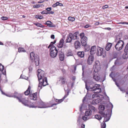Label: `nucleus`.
<instances>
[{"label": "nucleus", "mask_w": 128, "mask_h": 128, "mask_svg": "<svg viewBox=\"0 0 128 128\" xmlns=\"http://www.w3.org/2000/svg\"><path fill=\"white\" fill-rule=\"evenodd\" d=\"M121 39V38L120 36H116L115 40L114 42L116 43L115 47L116 50L118 51L122 50L124 47V42Z\"/></svg>", "instance_id": "1"}, {"label": "nucleus", "mask_w": 128, "mask_h": 128, "mask_svg": "<svg viewBox=\"0 0 128 128\" xmlns=\"http://www.w3.org/2000/svg\"><path fill=\"white\" fill-rule=\"evenodd\" d=\"M86 88L87 90L94 91L96 93H98L101 92V88H100V84H96L94 86L92 87L90 86L88 88L86 83Z\"/></svg>", "instance_id": "2"}, {"label": "nucleus", "mask_w": 128, "mask_h": 128, "mask_svg": "<svg viewBox=\"0 0 128 128\" xmlns=\"http://www.w3.org/2000/svg\"><path fill=\"white\" fill-rule=\"evenodd\" d=\"M41 72L42 74H42H40V80H42V81L40 82V83H41L42 86H44L48 84L47 79L46 77L44 76V72L41 69H40Z\"/></svg>", "instance_id": "3"}, {"label": "nucleus", "mask_w": 128, "mask_h": 128, "mask_svg": "<svg viewBox=\"0 0 128 128\" xmlns=\"http://www.w3.org/2000/svg\"><path fill=\"white\" fill-rule=\"evenodd\" d=\"M30 56L31 59L32 61H34L36 66H38L39 64V58L38 56H35L34 54L32 52L30 53Z\"/></svg>", "instance_id": "4"}, {"label": "nucleus", "mask_w": 128, "mask_h": 128, "mask_svg": "<svg viewBox=\"0 0 128 128\" xmlns=\"http://www.w3.org/2000/svg\"><path fill=\"white\" fill-rule=\"evenodd\" d=\"M80 36L81 38V42L82 45L83 46H85L87 44V37L84 36V32L80 33Z\"/></svg>", "instance_id": "5"}, {"label": "nucleus", "mask_w": 128, "mask_h": 128, "mask_svg": "<svg viewBox=\"0 0 128 128\" xmlns=\"http://www.w3.org/2000/svg\"><path fill=\"white\" fill-rule=\"evenodd\" d=\"M10 96L11 97V96ZM11 96L14 97V98H16L19 100V101L20 102H21L25 106H28L29 102L28 100H26L24 98H22V99H20V98L14 95L13 96Z\"/></svg>", "instance_id": "6"}, {"label": "nucleus", "mask_w": 128, "mask_h": 128, "mask_svg": "<svg viewBox=\"0 0 128 128\" xmlns=\"http://www.w3.org/2000/svg\"><path fill=\"white\" fill-rule=\"evenodd\" d=\"M50 55L53 58L56 57L57 55L58 51L56 47H53L50 49Z\"/></svg>", "instance_id": "7"}, {"label": "nucleus", "mask_w": 128, "mask_h": 128, "mask_svg": "<svg viewBox=\"0 0 128 128\" xmlns=\"http://www.w3.org/2000/svg\"><path fill=\"white\" fill-rule=\"evenodd\" d=\"M93 68L94 71L96 72H98L100 70V63L98 60L96 61L95 64Z\"/></svg>", "instance_id": "8"}, {"label": "nucleus", "mask_w": 128, "mask_h": 128, "mask_svg": "<svg viewBox=\"0 0 128 128\" xmlns=\"http://www.w3.org/2000/svg\"><path fill=\"white\" fill-rule=\"evenodd\" d=\"M110 110H108L107 113H104L102 115H103V117L104 118L103 121L104 122H106L108 121L110 119Z\"/></svg>", "instance_id": "9"}, {"label": "nucleus", "mask_w": 128, "mask_h": 128, "mask_svg": "<svg viewBox=\"0 0 128 128\" xmlns=\"http://www.w3.org/2000/svg\"><path fill=\"white\" fill-rule=\"evenodd\" d=\"M89 109L86 111V114L88 115H91L92 112H94L95 111V108L91 105H89Z\"/></svg>", "instance_id": "10"}, {"label": "nucleus", "mask_w": 128, "mask_h": 128, "mask_svg": "<svg viewBox=\"0 0 128 128\" xmlns=\"http://www.w3.org/2000/svg\"><path fill=\"white\" fill-rule=\"evenodd\" d=\"M97 52L96 54L98 56H103V57H104V53L103 52V49L102 48L97 46Z\"/></svg>", "instance_id": "11"}, {"label": "nucleus", "mask_w": 128, "mask_h": 128, "mask_svg": "<svg viewBox=\"0 0 128 128\" xmlns=\"http://www.w3.org/2000/svg\"><path fill=\"white\" fill-rule=\"evenodd\" d=\"M94 59V56L92 55H90L88 57L87 60V63L89 65L92 64Z\"/></svg>", "instance_id": "12"}, {"label": "nucleus", "mask_w": 128, "mask_h": 128, "mask_svg": "<svg viewBox=\"0 0 128 128\" xmlns=\"http://www.w3.org/2000/svg\"><path fill=\"white\" fill-rule=\"evenodd\" d=\"M72 34L71 33L69 34L67 37L66 40V42H70L72 40Z\"/></svg>", "instance_id": "13"}, {"label": "nucleus", "mask_w": 128, "mask_h": 128, "mask_svg": "<svg viewBox=\"0 0 128 128\" xmlns=\"http://www.w3.org/2000/svg\"><path fill=\"white\" fill-rule=\"evenodd\" d=\"M96 49L97 48L95 46H92L90 52V54L91 55L94 54L96 52Z\"/></svg>", "instance_id": "14"}, {"label": "nucleus", "mask_w": 128, "mask_h": 128, "mask_svg": "<svg viewBox=\"0 0 128 128\" xmlns=\"http://www.w3.org/2000/svg\"><path fill=\"white\" fill-rule=\"evenodd\" d=\"M105 108V107L104 105H100L99 106V112L101 114H104V113H105L103 112Z\"/></svg>", "instance_id": "15"}, {"label": "nucleus", "mask_w": 128, "mask_h": 128, "mask_svg": "<svg viewBox=\"0 0 128 128\" xmlns=\"http://www.w3.org/2000/svg\"><path fill=\"white\" fill-rule=\"evenodd\" d=\"M74 46L76 49H78L80 48V44L78 41H76L74 43Z\"/></svg>", "instance_id": "16"}, {"label": "nucleus", "mask_w": 128, "mask_h": 128, "mask_svg": "<svg viewBox=\"0 0 128 128\" xmlns=\"http://www.w3.org/2000/svg\"><path fill=\"white\" fill-rule=\"evenodd\" d=\"M64 40L63 39H62L60 41L58 44L57 45V46L58 48H62L64 45Z\"/></svg>", "instance_id": "17"}, {"label": "nucleus", "mask_w": 128, "mask_h": 128, "mask_svg": "<svg viewBox=\"0 0 128 128\" xmlns=\"http://www.w3.org/2000/svg\"><path fill=\"white\" fill-rule=\"evenodd\" d=\"M112 45V44L111 43L108 42L106 44L105 49L107 51H109L110 50V48Z\"/></svg>", "instance_id": "18"}, {"label": "nucleus", "mask_w": 128, "mask_h": 128, "mask_svg": "<svg viewBox=\"0 0 128 128\" xmlns=\"http://www.w3.org/2000/svg\"><path fill=\"white\" fill-rule=\"evenodd\" d=\"M59 57L60 60L61 61H63L64 59V53L62 52H60L59 55Z\"/></svg>", "instance_id": "19"}, {"label": "nucleus", "mask_w": 128, "mask_h": 128, "mask_svg": "<svg viewBox=\"0 0 128 128\" xmlns=\"http://www.w3.org/2000/svg\"><path fill=\"white\" fill-rule=\"evenodd\" d=\"M47 107L46 104L40 100V108H46Z\"/></svg>", "instance_id": "20"}, {"label": "nucleus", "mask_w": 128, "mask_h": 128, "mask_svg": "<svg viewBox=\"0 0 128 128\" xmlns=\"http://www.w3.org/2000/svg\"><path fill=\"white\" fill-rule=\"evenodd\" d=\"M46 24L49 26L54 27L55 25L53 24V23L49 21H47L46 22Z\"/></svg>", "instance_id": "21"}, {"label": "nucleus", "mask_w": 128, "mask_h": 128, "mask_svg": "<svg viewBox=\"0 0 128 128\" xmlns=\"http://www.w3.org/2000/svg\"><path fill=\"white\" fill-rule=\"evenodd\" d=\"M77 54L80 57L83 58L84 56V52H78Z\"/></svg>", "instance_id": "22"}, {"label": "nucleus", "mask_w": 128, "mask_h": 128, "mask_svg": "<svg viewBox=\"0 0 128 128\" xmlns=\"http://www.w3.org/2000/svg\"><path fill=\"white\" fill-rule=\"evenodd\" d=\"M38 74H37V76L38 79V80L39 81V84L38 86V87H40V78L39 77V74H40V69H38L37 70Z\"/></svg>", "instance_id": "23"}, {"label": "nucleus", "mask_w": 128, "mask_h": 128, "mask_svg": "<svg viewBox=\"0 0 128 128\" xmlns=\"http://www.w3.org/2000/svg\"><path fill=\"white\" fill-rule=\"evenodd\" d=\"M30 86H29L27 90L24 92V94L25 95H28L30 94Z\"/></svg>", "instance_id": "24"}, {"label": "nucleus", "mask_w": 128, "mask_h": 128, "mask_svg": "<svg viewBox=\"0 0 128 128\" xmlns=\"http://www.w3.org/2000/svg\"><path fill=\"white\" fill-rule=\"evenodd\" d=\"M93 78L96 81H98L100 79V77L97 75L94 74L93 75Z\"/></svg>", "instance_id": "25"}, {"label": "nucleus", "mask_w": 128, "mask_h": 128, "mask_svg": "<svg viewBox=\"0 0 128 128\" xmlns=\"http://www.w3.org/2000/svg\"><path fill=\"white\" fill-rule=\"evenodd\" d=\"M68 95V93L67 95H65L64 96L63 98H62L61 99L59 100H56L57 101H56L57 102H59V103H60L62 102L65 99V98H66V97Z\"/></svg>", "instance_id": "26"}, {"label": "nucleus", "mask_w": 128, "mask_h": 128, "mask_svg": "<svg viewBox=\"0 0 128 128\" xmlns=\"http://www.w3.org/2000/svg\"><path fill=\"white\" fill-rule=\"evenodd\" d=\"M78 32H76L74 33L73 34H72V40H75L77 38V34Z\"/></svg>", "instance_id": "27"}, {"label": "nucleus", "mask_w": 128, "mask_h": 128, "mask_svg": "<svg viewBox=\"0 0 128 128\" xmlns=\"http://www.w3.org/2000/svg\"><path fill=\"white\" fill-rule=\"evenodd\" d=\"M66 55L68 56H72V54L70 50H68L66 53Z\"/></svg>", "instance_id": "28"}, {"label": "nucleus", "mask_w": 128, "mask_h": 128, "mask_svg": "<svg viewBox=\"0 0 128 128\" xmlns=\"http://www.w3.org/2000/svg\"><path fill=\"white\" fill-rule=\"evenodd\" d=\"M123 58L124 59H127L128 58V53H126L123 54Z\"/></svg>", "instance_id": "29"}, {"label": "nucleus", "mask_w": 128, "mask_h": 128, "mask_svg": "<svg viewBox=\"0 0 128 128\" xmlns=\"http://www.w3.org/2000/svg\"><path fill=\"white\" fill-rule=\"evenodd\" d=\"M124 52L125 53H127L128 52V43H127L125 46Z\"/></svg>", "instance_id": "30"}, {"label": "nucleus", "mask_w": 128, "mask_h": 128, "mask_svg": "<svg viewBox=\"0 0 128 128\" xmlns=\"http://www.w3.org/2000/svg\"><path fill=\"white\" fill-rule=\"evenodd\" d=\"M59 80L61 81V82L62 84H64L65 83V80L63 78H60Z\"/></svg>", "instance_id": "31"}, {"label": "nucleus", "mask_w": 128, "mask_h": 128, "mask_svg": "<svg viewBox=\"0 0 128 128\" xmlns=\"http://www.w3.org/2000/svg\"><path fill=\"white\" fill-rule=\"evenodd\" d=\"M105 122L103 121V122L101 124L102 128H106V124Z\"/></svg>", "instance_id": "32"}, {"label": "nucleus", "mask_w": 128, "mask_h": 128, "mask_svg": "<svg viewBox=\"0 0 128 128\" xmlns=\"http://www.w3.org/2000/svg\"><path fill=\"white\" fill-rule=\"evenodd\" d=\"M95 118L98 119V120H100L102 119V117L100 116H99L98 115H96L95 116Z\"/></svg>", "instance_id": "33"}, {"label": "nucleus", "mask_w": 128, "mask_h": 128, "mask_svg": "<svg viewBox=\"0 0 128 128\" xmlns=\"http://www.w3.org/2000/svg\"><path fill=\"white\" fill-rule=\"evenodd\" d=\"M18 50L19 52H25L26 51L24 48H19L18 49Z\"/></svg>", "instance_id": "34"}, {"label": "nucleus", "mask_w": 128, "mask_h": 128, "mask_svg": "<svg viewBox=\"0 0 128 128\" xmlns=\"http://www.w3.org/2000/svg\"><path fill=\"white\" fill-rule=\"evenodd\" d=\"M75 20V18H72L71 17H69L68 18V20L72 22L74 21Z\"/></svg>", "instance_id": "35"}, {"label": "nucleus", "mask_w": 128, "mask_h": 128, "mask_svg": "<svg viewBox=\"0 0 128 128\" xmlns=\"http://www.w3.org/2000/svg\"><path fill=\"white\" fill-rule=\"evenodd\" d=\"M90 115H88L86 114V112H85V115L84 116H83L82 117V119L84 120L88 119L86 117L87 116H90Z\"/></svg>", "instance_id": "36"}, {"label": "nucleus", "mask_w": 128, "mask_h": 128, "mask_svg": "<svg viewBox=\"0 0 128 128\" xmlns=\"http://www.w3.org/2000/svg\"><path fill=\"white\" fill-rule=\"evenodd\" d=\"M4 69V66L2 64H0V71L2 72Z\"/></svg>", "instance_id": "37"}, {"label": "nucleus", "mask_w": 128, "mask_h": 128, "mask_svg": "<svg viewBox=\"0 0 128 128\" xmlns=\"http://www.w3.org/2000/svg\"><path fill=\"white\" fill-rule=\"evenodd\" d=\"M36 94L37 93H35L33 94H32V97H33V98H34V100H36Z\"/></svg>", "instance_id": "38"}, {"label": "nucleus", "mask_w": 128, "mask_h": 128, "mask_svg": "<svg viewBox=\"0 0 128 128\" xmlns=\"http://www.w3.org/2000/svg\"><path fill=\"white\" fill-rule=\"evenodd\" d=\"M20 78L24 79L26 80H27L28 79V78L27 77H26L24 75H21Z\"/></svg>", "instance_id": "39"}, {"label": "nucleus", "mask_w": 128, "mask_h": 128, "mask_svg": "<svg viewBox=\"0 0 128 128\" xmlns=\"http://www.w3.org/2000/svg\"><path fill=\"white\" fill-rule=\"evenodd\" d=\"M41 13L42 14H50L49 12H48L46 10H44L41 12Z\"/></svg>", "instance_id": "40"}, {"label": "nucleus", "mask_w": 128, "mask_h": 128, "mask_svg": "<svg viewBox=\"0 0 128 128\" xmlns=\"http://www.w3.org/2000/svg\"><path fill=\"white\" fill-rule=\"evenodd\" d=\"M54 47H56L54 46L53 45V44H52L50 43V44L48 46V48H49L50 47H51L50 48H53Z\"/></svg>", "instance_id": "41"}, {"label": "nucleus", "mask_w": 128, "mask_h": 128, "mask_svg": "<svg viewBox=\"0 0 128 128\" xmlns=\"http://www.w3.org/2000/svg\"><path fill=\"white\" fill-rule=\"evenodd\" d=\"M34 24L37 26V27H40V24L38 23H34Z\"/></svg>", "instance_id": "42"}, {"label": "nucleus", "mask_w": 128, "mask_h": 128, "mask_svg": "<svg viewBox=\"0 0 128 128\" xmlns=\"http://www.w3.org/2000/svg\"><path fill=\"white\" fill-rule=\"evenodd\" d=\"M98 96V95L96 94H94L92 96V98H94Z\"/></svg>", "instance_id": "43"}, {"label": "nucleus", "mask_w": 128, "mask_h": 128, "mask_svg": "<svg viewBox=\"0 0 128 128\" xmlns=\"http://www.w3.org/2000/svg\"><path fill=\"white\" fill-rule=\"evenodd\" d=\"M1 18L2 20H7L8 18L7 17H6L2 16L1 17Z\"/></svg>", "instance_id": "44"}, {"label": "nucleus", "mask_w": 128, "mask_h": 128, "mask_svg": "<svg viewBox=\"0 0 128 128\" xmlns=\"http://www.w3.org/2000/svg\"><path fill=\"white\" fill-rule=\"evenodd\" d=\"M97 100V99H96V100H93L92 102V103H94V104H97L98 103V102H97L96 100Z\"/></svg>", "instance_id": "45"}, {"label": "nucleus", "mask_w": 128, "mask_h": 128, "mask_svg": "<svg viewBox=\"0 0 128 128\" xmlns=\"http://www.w3.org/2000/svg\"><path fill=\"white\" fill-rule=\"evenodd\" d=\"M40 6V4H36V5H34L33 6L34 8H39Z\"/></svg>", "instance_id": "46"}, {"label": "nucleus", "mask_w": 128, "mask_h": 128, "mask_svg": "<svg viewBox=\"0 0 128 128\" xmlns=\"http://www.w3.org/2000/svg\"><path fill=\"white\" fill-rule=\"evenodd\" d=\"M28 106L30 108H34L36 107V106H34V105H28Z\"/></svg>", "instance_id": "47"}, {"label": "nucleus", "mask_w": 128, "mask_h": 128, "mask_svg": "<svg viewBox=\"0 0 128 128\" xmlns=\"http://www.w3.org/2000/svg\"><path fill=\"white\" fill-rule=\"evenodd\" d=\"M108 7V5H106L102 7V8L104 9L106 8H107Z\"/></svg>", "instance_id": "48"}, {"label": "nucleus", "mask_w": 128, "mask_h": 128, "mask_svg": "<svg viewBox=\"0 0 128 128\" xmlns=\"http://www.w3.org/2000/svg\"><path fill=\"white\" fill-rule=\"evenodd\" d=\"M52 8L51 7L48 8L46 9V10L48 11H50L51 10Z\"/></svg>", "instance_id": "49"}, {"label": "nucleus", "mask_w": 128, "mask_h": 128, "mask_svg": "<svg viewBox=\"0 0 128 128\" xmlns=\"http://www.w3.org/2000/svg\"><path fill=\"white\" fill-rule=\"evenodd\" d=\"M114 64L115 65H118V60H116L115 61V62H114Z\"/></svg>", "instance_id": "50"}, {"label": "nucleus", "mask_w": 128, "mask_h": 128, "mask_svg": "<svg viewBox=\"0 0 128 128\" xmlns=\"http://www.w3.org/2000/svg\"><path fill=\"white\" fill-rule=\"evenodd\" d=\"M51 38L52 39H54L55 38L54 35V34H52L51 36Z\"/></svg>", "instance_id": "51"}, {"label": "nucleus", "mask_w": 128, "mask_h": 128, "mask_svg": "<svg viewBox=\"0 0 128 128\" xmlns=\"http://www.w3.org/2000/svg\"><path fill=\"white\" fill-rule=\"evenodd\" d=\"M35 17L37 18L40 19V16L39 15H37L35 16Z\"/></svg>", "instance_id": "52"}, {"label": "nucleus", "mask_w": 128, "mask_h": 128, "mask_svg": "<svg viewBox=\"0 0 128 128\" xmlns=\"http://www.w3.org/2000/svg\"><path fill=\"white\" fill-rule=\"evenodd\" d=\"M32 94H31L30 95V98L31 100H34V98H33V97H32Z\"/></svg>", "instance_id": "53"}, {"label": "nucleus", "mask_w": 128, "mask_h": 128, "mask_svg": "<svg viewBox=\"0 0 128 128\" xmlns=\"http://www.w3.org/2000/svg\"><path fill=\"white\" fill-rule=\"evenodd\" d=\"M90 26H89V25L87 24L84 26V28H87L88 27H90Z\"/></svg>", "instance_id": "54"}, {"label": "nucleus", "mask_w": 128, "mask_h": 128, "mask_svg": "<svg viewBox=\"0 0 128 128\" xmlns=\"http://www.w3.org/2000/svg\"><path fill=\"white\" fill-rule=\"evenodd\" d=\"M109 106H111V108H110L112 109L113 107V106L112 104L111 103H110L109 104Z\"/></svg>", "instance_id": "55"}, {"label": "nucleus", "mask_w": 128, "mask_h": 128, "mask_svg": "<svg viewBox=\"0 0 128 128\" xmlns=\"http://www.w3.org/2000/svg\"><path fill=\"white\" fill-rule=\"evenodd\" d=\"M0 90L2 94L6 95V94L4 92H3L2 90L0 88Z\"/></svg>", "instance_id": "56"}, {"label": "nucleus", "mask_w": 128, "mask_h": 128, "mask_svg": "<svg viewBox=\"0 0 128 128\" xmlns=\"http://www.w3.org/2000/svg\"><path fill=\"white\" fill-rule=\"evenodd\" d=\"M105 30H111V28H104Z\"/></svg>", "instance_id": "57"}, {"label": "nucleus", "mask_w": 128, "mask_h": 128, "mask_svg": "<svg viewBox=\"0 0 128 128\" xmlns=\"http://www.w3.org/2000/svg\"><path fill=\"white\" fill-rule=\"evenodd\" d=\"M60 4V3H59L58 2H57L55 3L56 6H59Z\"/></svg>", "instance_id": "58"}, {"label": "nucleus", "mask_w": 128, "mask_h": 128, "mask_svg": "<svg viewBox=\"0 0 128 128\" xmlns=\"http://www.w3.org/2000/svg\"><path fill=\"white\" fill-rule=\"evenodd\" d=\"M56 4H53L52 6L53 7H56Z\"/></svg>", "instance_id": "59"}, {"label": "nucleus", "mask_w": 128, "mask_h": 128, "mask_svg": "<svg viewBox=\"0 0 128 128\" xmlns=\"http://www.w3.org/2000/svg\"><path fill=\"white\" fill-rule=\"evenodd\" d=\"M120 24H126V23L125 22H121Z\"/></svg>", "instance_id": "60"}, {"label": "nucleus", "mask_w": 128, "mask_h": 128, "mask_svg": "<svg viewBox=\"0 0 128 128\" xmlns=\"http://www.w3.org/2000/svg\"><path fill=\"white\" fill-rule=\"evenodd\" d=\"M82 104L81 105V106L80 107V111H81V110H82Z\"/></svg>", "instance_id": "61"}, {"label": "nucleus", "mask_w": 128, "mask_h": 128, "mask_svg": "<svg viewBox=\"0 0 128 128\" xmlns=\"http://www.w3.org/2000/svg\"><path fill=\"white\" fill-rule=\"evenodd\" d=\"M50 14H53L54 13V12L53 11H50V12H49Z\"/></svg>", "instance_id": "62"}, {"label": "nucleus", "mask_w": 128, "mask_h": 128, "mask_svg": "<svg viewBox=\"0 0 128 128\" xmlns=\"http://www.w3.org/2000/svg\"><path fill=\"white\" fill-rule=\"evenodd\" d=\"M85 125L84 124H82V128H84Z\"/></svg>", "instance_id": "63"}, {"label": "nucleus", "mask_w": 128, "mask_h": 128, "mask_svg": "<svg viewBox=\"0 0 128 128\" xmlns=\"http://www.w3.org/2000/svg\"><path fill=\"white\" fill-rule=\"evenodd\" d=\"M120 89L121 91H124V90L122 89V88H120Z\"/></svg>", "instance_id": "64"}]
</instances>
